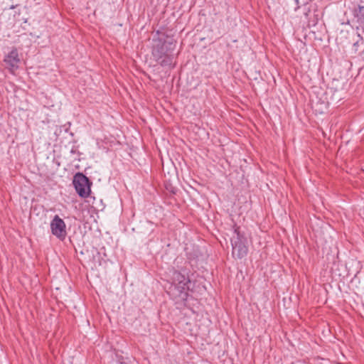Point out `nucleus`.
<instances>
[{"mask_svg": "<svg viewBox=\"0 0 364 364\" xmlns=\"http://www.w3.org/2000/svg\"><path fill=\"white\" fill-rule=\"evenodd\" d=\"M172 282L169 288V294L176 303L183 304L187 301L191 290V282L188 277L181 272L173 270Z\"/></svg>", "mask_w": 364, "mask_h": 364, "instance_id": "f03ea898", "label": "nucleus"}, {"mask_svg": "<svg viewBox=\"0 0 364 364\" xmlns=\"http://www.w3.org/2000/svg\"><path fill=\"white\" fill-rule=\"evenodd\" d=\"M4 61L6 68L11 72L18 69L21 60L17 49L13 48L11 50L5 55Z\"/></svg>", "mask_w": 364, "mask_h": 364, "instance_id": "423d86ee", "label": "nucleus"}, {"mask_svg": "<svg viewBox=\"0 0 364 364\" xmlns=\"http://www.w3.org/2000/svg\"><path fill=\"white\" fill-rule=\"evenodd\" d=\"M73 186L77 194L81 198H87L90 193V182L87 176L81 173H77L75 175Z\"/></svg>", "mask_w": 364, "mask_h": 364, "instance_id": "20e7f679", "label": "nucleus"}, {"mask_svg": "<svg viewBox=\"0 0 364 364\" xmlns=\"http://www.w3.org/2000/svg\"><path fill=\"white\" fill-rule=\"evenodd\" d=\"M152 55L163 67L171 68L173 65L172 54L175 45L172 39H168L162 36L153 39Z\"/></svg>", "mask_w": 364, "mask_h": 364, "instance_id": "f257e3e1", "label": "nucleus"}, {"mask_svg": "<svg viewBox=\"0 0 364 364\" xmlns=\"http://www.w3.org/2000/svg\"><path fill=\"white\" fill-rule=\"evenodd\" d=\"M50 230L53 235L60 240H64L66 236V225L63 219L55 215L50 222Z\"/></svg>", "mask_w": 364, "mask_h": 364, "instance_id": "39448f33", "label": "nucleus"}, {"mask_svg": "<svg viewBox=\"0 0 364 364\" xmlns=\"http://www.w3.org/2000/svg\"><path fill=\"white\" fill-rule=\"evenodd\" d=\"M364 44V39L360 36V34L357 35V40L355 41V43L353 45V49L355 53H356L359 47H360L362 45Z\"/></svg>", "mask_w": 364, "mask_h": 364, "instance_id": "6e6552de", "label": "nucleus"}, {"mask_svg": "<svg viewBox=\"0 0 364 364\" xmlns=\"http://www.w3.org/2000/svg\"><path fill=\"white\" fill-rule=\"evenodd\" d=\"M352 13L356 22L360 25L364 23V6L358 5L353 9Z\"/></svg>", "mask_w": 364, "mask_h": 364, "instance_id": "0eeeda50", "label": "nucleus"}, {"mask_svg": "<svg viewBox=\"0 0 364 364\" xmlns=\"http://www.w3.org/2000/svg\"><path fill=\"white\" fill-rule=\"evenodd\" d=\"M295 2H296V4H299V0H295Z\"/></svg>", "mask_w": 364, "mask_h": 364, "instance_id": "1a4fd4ad", "label": "nucleus"}, {"mask_svg": "<svg viewBox=\"0 0 364 364\" xmlns=\"http://www.w3.org/2000/svg\"><path fill=\"white\" fill-rule=\"evenodd\" d=\"M234 234L231 238L232 255L237 258L242 259L246 256L248 251L247 247L245 245V238L240 234L238 228L235 229Z\"/></svg>", "mask_w": 364, "mask_h": 364, "instance_id": "7ed1b4c3", "label": "nucleus"}]
</instances>
